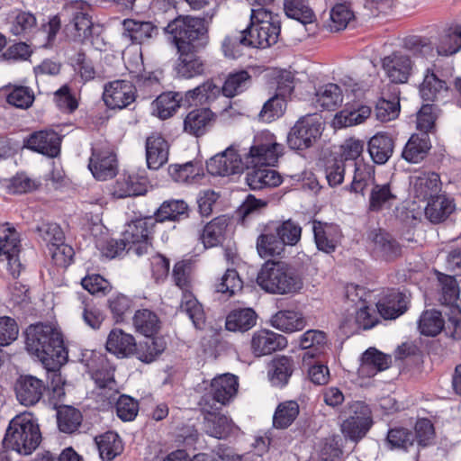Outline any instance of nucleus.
<instances>
[{"label":"nucleus","mask_w":461,"mask_h":461,"mask_svg":"<svg viewBox=\"0 0 461 461\" xmlns=\"http://www.w3.org/2000/svg\"><path fill=\"white\" fill-rule=\"evenodd\" d=\"M461 49V27L449 28L440 37L438 55L448 56Z\"/></svg>","instance_id":"052dcab7"},{"label":"nucleus","mask_w":461,"mask_h":461,"mask_svg":"<svg viewBox=\"0 0 461 461\" xmlns=\"http://www.w3.org/2000/svg\"><path fill=\"white\" fill-rule=\"evenodd\" d=\"M439 297L438 301L442 304H452L459 295V287L453 276L440 275L438 276Z\"/></svg>","instance_id":"338daca9"},{"label":"nucleus","mask_w":461,"mask_h":461,"mask_svg":"<svg viewBox=\"0 0 461 461\" xmlns=\"http://www.w3.org/2000/svg\"><path fill=\"white\" fill-rule=\"evenodd\" d=\"M394 141L386 133H376L368 141V152L372 160L378 165L385 164L392 157Z\"/></svg>","instance_id":"cd10ccee"},{"label":"nucleus","mask_w":461,"mask_h":461,"mask_svg":"<svg viewBox=\"0 0 461 461\" xmlns=\"http://www.w3.org/2000/svg\"><path fill=\"white\" fill-rule=\"evenodd\" d=\"M212 115L211 110L204 108L190 112L184 121L185 131L195 136L203 135L212 120Z\"/></svg>","instance_id":"ea45409f"},{"label":"nucleus","mask_w":461,"mask_h":461,"mask_svg":"<svg viewBox=\"0 0 461 461\" xmlns=\"http://www.w3.org/2000/svg\"><path fill=\"white\" fill-rule=\"evenodd\" d=\"M447 90V83L439 79L433 71L428 69L420 87L421 98L424 101L433 102L442 91Z\"/></svg>","instance_id":"864d4df0"},{"label":"nucleus","mask_w":461,"mask_h":461,"mask_svg":"<svg viewBox=\"0 0 461 461\" xmlns=\"http://www.w3.org/2000/svg\"><path fill=\"white\" fill-rule=\"evenodd\" d=\"M163 30L165 34L170 37L177 51L198 48L205 43L207 29L204 20L201 18L178 15L172 19Z\"/></svg>","instance_id":"20e7f679"},{"label":"nucleus","mask_w":461,"mask_h":461,"mask_svg":"<svg viewBox=\"0 0 461 461\" xmlns=\"http://www.w3.org/2000/svg\"><path fill=\"white\" fill-rule=\"evenodd\" d=\"M251 83V77L245 70L230 74L223 86L221 93L228 98H232L249 88Z\"/></svg>","instance_id":"a18cd8bd"},{"label":"nucleus","mask_w":461,"mask_h":461,"mask_svg":"<svg viewBox=\"0 0 461 461\" xmlns=\"http://www.w3.org/2000/svg\"><path fill=\"white\" fill-rule=\"evenodd\" d=\"M411 192L414 197L429 201L441 191V180L435 172H418L410 176Z\"/></svg>","instance_id":"ddd939ff"},{"label":"nucleus","mask_w":461,"mask_h":461,"mask_svg":"<svg viewBox=\"0 0 461 461\" xmlns=\"http://www.w3.org/2000/svg\"><path fill=\"white\" fill-rule=\"evenodd\" d=\"M167 347L165 339L161 337H147L144 343H140V349L138 351V358L145 363H151L159 356Z\"/></svg>","instance_id":"e2e57ef3"},{"label":"nucleus","mask_w":461,"mask_h":461,"mask_svg":"<svg viewBox=\"0 0 461 461\" xmlns=\"http://www.w3.org/2000/svg\"><path fill=\"white\" fill-rule=\"evenodd\" d=\"M275 231L280 237L284 246L297 244L302 235V228L292 220L285 221L275 226Z\"/></svg>","instance_id":"774afa93"},{"label":"nucleus","mask_w":461,"mask_h":461,"mask_svg":"<svg viewBox=\"0 0 461 461\" xmlns=\"http://www.w3.org/2000/svg\"><path fill=\"white\" fill-rule=\"evenodd\" d=\"M257 250L258 255L263 258L274 257L280 255L284 250V245L279 236L270 227L267 228V231L261 233L257 239Z\"/></svg>","instance_id":"58836bf2"},{"label":"nucleus","mask_w":461,"mask_h":461,"mask_svg":"<svg viewBox=\"0 0 461 461\" xmlns=\"http://www.w3.org/2000/svg\"><path fill=\"white\" fill-rule=\"evenodd\" d=\"M122 36L136 44L148 42L158 34L157 26L150 22L125 19L122 23Z\"/></svg>","instance_id":"5701e85b"},{"label":"nucleus","mask_w":461,"mask_h":461,"mask_svg":"<svg viewBox=\"0 0 461 461\" xmlns=\"http://www.w3.org/2000/svg\"><path fill=\"white\" fill-rule=\"evenodd\" d=\"M204 420L207 434L216 438L229 437L235 428L231 420L219 413L212 417H204Z\"/></svg>","instance_id":"09e8293b"},{"label":"nucleus","mask_w":461,"mask_h":461,"mask_svg":"<svg viewBox=\"0 0 461 461\" xmlns=\"http://www.w3.org/2000/svg\"><path fill=\"white\" fill-rule=\"evenodd\" d=\"M122 235L128 250H132L138 256L148 252L150 246V230L146 220L138 219L130 222Z\"/></svg>","instance_id":"9b49d317"},{"label":"nucleus","mask_w":461,"mask_h":461,"mask_svg":"<svg viewBox=\"0 0 461 461\" xmlns=\"http://www.w3.org/2000/svg\"><path fill=\"white\" fill-rule=\"evenodd\" d=\"M395 199L396 195L392 192L389 184L375 185L370 192L369 210L378 212L384 207H390Z\"/></svg>","instance_id":"3c124183"},{"label":"nucleus","mask_w":461,"mask_h":461,"mask_svg":"<svg viewBox=\"0 0 461 461\" xmlns=\"http://www.w3.org/2000/svg\"><path fill=\"white\" fill-rule=\"evenodd\" d=\"M41 442L37 420L31 412H23L13 418L4 438V446L21 455L32 454Z\"/></svg>","instance_id":"f03ea898"},{"label":"nucleus","mask_w":461,"mask_h":461,"mask_svg":"<svg viewBox=\"0 0 461 461\" xmlns=\"http://www.w3.org/2000/svg\"><path fill=\"white\" fill-rule=\"evenodd\" d=\"M167 141L159 134L153 133L146 140V160L149 169H158L168 159Z\"/></svg>","instance_id":"412c9836"},{"label":"nucleus","mask_w":461,"mask_h":461,"mask_svg":"<svg viewBox=\"0 0 461 461\" xmlns=\"http://www.w3.org/2000/svg\"><path fill=\"white\" fill-rule=\"evenodd\" d=\"M246 31L252 48H269L278 41L280 17L268 8H252L250 24Z\"/></svg>","instance_id":"39448f33"},{"label":"nucleus","mask_w":461,"mask_h":461,"mask_svg":"<svg viewBox=\"0 0 461 461\" xmlns=\"http://www.w3.org/2000/svg\"><path fill=\"white\" fill-rule=\"evenodd\" d=\"M360 372L374 375L379 371L387 369L391 365V357L374 348H368L362 356Z\"/></svg>","instance_id":"e433bc0d"},{"label":"nucleus","mask_w":461,"mask_h":461,"mask_svg":"<svg viewBox=\"0 0 461 461\" xmlns=\"http://www.w3.org/2000/svg\"><path fill=\"white\" fill-rule=\"evenodd\" d=\"M453 200L447 195L439 194L435 198L428 201L425 207V216L432 223H439L445 221L454 211Z\"/></svg>","instance_id":"7c9ffc66"},{"label":"nucleus","mask_w":461,"mask_h":461,"mask_svg":"<svg viewBox=\"0 0 461 461\" xmlns=\"http://www.w3.org/2000/svg\"><path fill=\"white\" fill-rule=\"evenodd\" d=\"M312 230L314 235V241L319 250L327 254L335 251L341 234L337 225L313 221Z\"/></svg>","instance_id":"f3484780"},{"label":"nucleus","mask_w":461,"mask_h":461,"mask_svg":"<svg viewBox=\"0 0 461 461\" xmlns=\"http://www.w3.org/2000/svg\"><path fill=\"white\" fill-rule=\"evenodd\" d=\"M34 99L33 91L30 87L23 86H14L12 91L6 97V101L9 104L23 110L30 108Z\"/></svg>","instance_id":"0e129e2a"},{"label":"nucleus","mask_w":461,"mask_h":461,"mask_svg":"<svg viewBox=\"0 0 461 461\" xmlns=\"http://www.w3.org/2000/svg\"><path fill=\"white\" fill-rule=\"evenodd\" d=\"M294 372V362L288 357H280L272 361L271 370L268 373L273 385L285 386Z\"/></svg>","instance_id":"a19ab883"},{"label":"nucleus","mask_w":461,"mask_h":461,"mask_svg":"<svg viewBox=\"0 0 461 461\" xmlns=\"http://www.w3.org/2000/svg\"><path fill=\"white\" fill-rule=\"evenodd\" d=\"M19 235L9 222L0 223V257H5L12 266L18 261Z\"/></svg>","instance_id":"a878e982"},{"label":"nucleus","mask_w":461,"mask_h":461,"mask_svg":"<svg viewBox=\"0 0 461 461\" xmlns=\"http://www.w3.org/2000/svg\"><path fill=\"white\" fill-rule=\"evenodd\" d=\"M147 191L146 185L140 182L135 176H123L116 181L113 194L118 198L144 194Z\"/></svg>","instance_id":"de8ad7c7"},{"label":"nucleus","mask_w":461,"mask_h":461,"mask_svg":"<svg viewBox=\"0 0 461 461\" xmlns=\"http://www.w3.org/2000/svg\"><path fill=\"white\" fill-rule=\"evenodd\" d=\"M445 322L441 312L437 310H428L422 312L419 320V330L425 336L434 337L444 330Z\"/></svg>","instance_id":"8fccbe9b"},{"label":"nucleus","mask_w":461,"mask_h":461,"mask_svg":"<svg viewBox=\"0 0 461 461\" xmlns=\"http://www.w3.org/2000/svg\"><path fill=\"white\" fill-rule=\"evenodd\" d=\"M250 345L254 356L262 357L285 348L287 346V339L272 330H260L253 334Z\"/></svg>","instance_id":"4468645a"},{"label":"nucleus","mask_w":461,"mask_h":461,"mask_svg":"<svg viewBox=\"0 0 461 461\" xmlns=\"http://www.w3.org/2000/svg\"><path fill=\"white\" fill-rule=\"evenodd\" d=\"M347 103L346 107L338 113L333 119V125L338 128H346L363 123L370 117V106L359 104L354 100Z\"/></svg>","instance_id":"aec40b11"},{"label":"nucleus","mask_w":461,"mask_h":461,"mask_svg":"<svg viewBox=\"0 0 461 461\" xmlns=\"http://www.w3.org/2000/svg\"><path fill=\"white\" fill-rule=\"evenodd\" d=\"M185 96L182 93H163L152 103V113L162 120L172 116L177 108L184 105Z\"/></svg>","instance_id":"c756f323"},{"label":"nucleus","mask_w":461,"mask_h":461,"mask_svg":"<svg viewBox=\"0 0 461 461\" xmlns=\"http://www.w3.org/2000/svg\"><path fill=\"white\" fill-rule=\"evenodd\" d=\"M187 208L186 203L183 200L166 201L159 207L157 216L160 221H177L182 216L187 215Z\"/></svg>","instance_id":"69168bd1"},{"label":"nucleus","mask_w":461,"mask_h":461,"mask_svg":"<svg viewBox=\"0 0 461 461\" xmlns=\"http://www.w3.org/2000/svg\"><path fill=\"white\" fill-rule=\"evenodd\" d=\"M88 168L95 178L105 181L117 174V160L115 155L108 149H92Z\"/></svg>","instance_id":"f8f14e48"},{"label":"nucleus","mask_w":461,"mask_h":461,"mask_svg":"<svg viewBox=\"0 0 461 461\" xmlns=\"http://www.w3.org/2000/svg\"><path fill=\"white\" fill-rule=\"evenodd\" d=\"M44 390L43 382L32 375L21 376L15 385L17 400L25 406L37 403L42 397Z\"/></svg>","instance_id":"a211bd4d"},{"label":"nucleus","mask_w":461,"mask_h":461,"mask_svg":"<svg viewBox=\"0 0 461 461\" xmlns=\"http://www.w3.org/2000/svg\"><path fill=\"white\" fill-rule=\"evenodd\" d=\"M322 131L321 118L318 114H307L301 117L291 128L287 135L290 149L303 150L312 146L321 137Z\"/></svg>","instance_id":"423d86ee"},{"label":"nucleus","mask_w":461,"mask_h":461,"mask_svg":"<svg viewBox=\"0 0 461 461\" xmlns=\"http://www.w3.org/2000/svg\"><path fill=\"white\" fill-rule=\"evenodd\" d=\"M257 317L252 308L234 309L228 314L225 327L230 331L245 332L256 325Z\"/></svg>","instance_id":"2f4dec72"},{"label":"nucleus","mask_w":461,"mask_h":461,"mask_svg":"<svg viewBox=\"0 0 461 461\" xmlns=\"http://www.w3.org/2000/svg\"><path fill=\"white\" fill-rule=\"evenodd\" d=\"M348 166L354 171L350 190L364 194L366 188L374 182L373 167L363 162H356L355 164H348Z\"/></svg>","instance_id":"c03bdc74"},{"label":"nucleus","mask_w":461,"mask_h":461,"mask_svg":"<svg viewBox=\"0 0 461 461\" xmlns=\"http://www.w3.org/2000/svg\"><path fill=\"white\" fill-rule=\"evenodd\" d=\"M169 174L174 181L184 184L198 182L203 176L201 165L194 162L171 166Z\"/></svg>","instance_id":"37998d69"},{"label":"nucleus","mask_w":461,"mask_h":461,"mask_svg":"<svg viewBox=\"0 0 461 461\" xmlns=\"http://www.w3.org/2000/svg\"><path fill=\"white\" fill-rule=\"evenodd\" d=\"M103 98L109 108L122 109L135 100V86L127 80L113 81L105 86Z\"/></svg>","instance_id":"9d476101"},{"label":"nucleus","mask_w":461,"mask_h":461,"mask_svg":"<svg viewBox=\"0 0 461 461\" xmlns=\"http://www.w3.org/2000/svg\"><path fill=\"white\" fill-rule=\"evenodd\" d=\"M133 324L136 330L145 337H151L159 330L158 316L148 309L139 310L135 312Z\"/></svg>","instance_id":"603ef678"},{"label":"nucleus","mask_w":461,"mask_h":461,"mask_svg":"<svg viewBox=\"0 0 461 461\" xmlns=\"http://www.w3.org/2000/svg\"><path fill=\"white\" fill-rule=\"evenodd\" d=\"M382 66L388 78L395 84L405 83L412 69L410 57L402 52H393L384 57Z\"/></svg>","instance_id":"dca6fc26"},{"label":"nucleus","mask_w":461,"mask_h":461,"mask_svg":"<svg viewBox=\"0 0 461 461\" xmlns=\"http://www.w3.org/2000/svg\"><path fill=\"white\" fill-rule=\"evenodd\" d=\"M99 456L104 461H112L123 450L122 442L119 435L113 431H108L95 438Z\"/></svg>","instance_id":"c9c22d12"},{"label":"nucleus","mask_w":461,"mask_h":461,"mask_svg":"<svg viewBox=\"0 0 461 461\" xmlns=\"http://www.w3.org/2000/svg\"><path fill=\"white\" fill-rule=\"evenodd\" d=\"M246 181L251 189L261 190L278 186L282 183V176L272 168L254 167L247 173Z\"/></svg>","instance_id":"bb28decb"},{"label":"nucleus","mask_w":461,"mask_h":461,"mask_svg":"<svg viewBox=\"0 0 461 461\" xmlns=\"http://www.w3.org/2000/svg\"><path fill=\"white\" fill-rule=\"evenodd\" d=\"M283 153V146L276 142V138L269 132H262L256 136L245 160L248 167L250 166H274Z\"/></svg>","instance_id":"0eeeda50"},{"label":"nucleus","mask_w":461,"mask_h":461,"mask_svg":"<svg viewBox=\"0 0 461 461\" xmlns=\"http://www.w3.org/2000/svg\"><path fill=\"white\" fill-rule=\"evenodd\" d=\"M60 138L53 131H41L32 134L26 147L45 156L55 158L60 151Z\"/></svg>","instance_id":"6ab92c4d"},{"label":"nucleus","mask_w":461,"mask_h":461,"mask_svg":"<svg viewBox=\"0 0 461 461\" xmlns=\"http://www.w3.org/2000/svg\"><path fill=\"white\" fill-rule=\"evenodd\" d=\"M36 232L42 241L49 247L50 251L55 246L62 245L65 241V235L58 223L55 222H41L36 227Z\"/></svg>","instance_id":"13d9d810"},{"label":"nucleus","mask_w":461,"mask_h":461,"mask_svg":"<svg viewBox=\"0 0 461 461\" xmlns=\"http://www.w3.org/2000/svg\"><path fill=\"white\" fill-rule=\"evenodd\" d=\"M68 9L72 14L71 24L77 32L75 37L81 41L88 39L94 27L90 5L83 0H76L68 5Z\"/></svg>","instance_id":"2eb2a0df"},{"label":"nucleus","mask_w":461,"mask_h":461,"mask_svg":"<svg viewBox=\"0 0 461 461\" xmlns=\"http://www.w3.org/2000/svg\"><path fill=\"white\" fill-rule=\"evenodd\" d=\"M299 414V405L294 401L280 403L274 414L273 424L277 429L289 427Z\"/></svg>","instance_id":"4d7b16f0"},{"label":"nucleus","mask_w":461,"mask_h":461,"mask_svg":"<svg viewBox=\"0 0 461 461\" xmlns=\"http://www.w3.org/2000/svg\"><path fill=\"white\" fill-rule=\"evenodd\" d=\"M257 282L263 290L273 294H295L303 288V280L295 269L282 261H267Z\"/></svg>","instance_id":"7ed1b4c3"},{"label":"nucleus","mask_w":461,"mask_h":461,"mask_svg":"<svg viewBox=\"0 0 461 461\" xmlns=\"http://www.w3.org/2000/svg\"><path fill=\"white\" fill-rule=\"evenodd\" d=\"M238 380L234 375L224 374L215 377L211 384V393L220 403H227L238 391Z\"/></svg>","instance_id":"473e14b6"},{"label":"nucleus","mask_w":461,"mask_h":461,"mask_svg":"<svg viewBox=\"0 0 461 461\" xmlns=\"http://www.w3.org/2000/svg\"><path fill=\"white\" fill-rule=\"evenodd\" d=\"M229 223L230 220L225 215L218 216L208 222L201 235L203 246L208 249L221 245L225 240Z\"/></svg>","instance_id":"c85d7f7f"},{"label":"nucleus","mask_w":461,"mask_h":461,"mask_svg":"<svg viewBox=\"0 0 461 461\" xmlns=\"http://www.w3.org/2000/svg\"><path fill=\"white\" fill-rule=\"evenodd\" d=\"M430 148L428 134H413L406 143L402 156L408 162L418 163L427 156Z\"/></svg>","instance_id":"72a5a7b5"},{"label":"nucleus","mask_w":461,"mask_h":461,"mask_svg":"<svg viewBox=\"0 0 461 461\" xmlns=\"http://www.w3.org/2000/svg\"><path fill=\"white\" fill-rule=\"evenodd\" d=\"M342 102L343 92L336 84L321 86L315 94V106L322 110L334 111L340 106Z\"/></svg>","instance_id":"f704fd0d"},{"label":"nucleus","mask_w":461,"mask_h":461,"mask_svg":"<svg viewBox=\"0 0 461 461\" xmlns=\"http://www.w3.org/2000/svg\"><path fill=\"white\" fill-rule=\"evenodd\" d=\"M326 344V334L317 330H309L300 339V347L308 349L304 353L303 360L313 358L321 352V348Z\"/></svg>","instance_id":"5fc2aeb1"},{"label":"nucleus","mask_w":461,"mask_h":461,"mask_svg":"<svg viewBox=\"0 0 461 461\" xmlns=\"http://www.w3.org/2000/svg\"><path fill=\"white\" fill-rule=\"evenodd\" d=\"M284 10L288 17L303 24L312 23L314 18L312 10L304 0H285Z\"/></svg>","instance_id":"680f3d73"},{"label":"nucleus","mask_w":461,"mask_h":461,"mask_svg":"<svg viewBox=\"0 0 461 461\" xmlns=\"http://www.w3.org/2000/svg\"><path fill=\"white\" fill-rule=\"evenodd\" d=\"M303 314L295 311H279L271 318V324L285 332L302 330L305 327Z\"/></svg>","instance_id":"4c0bfd02"},{"label":"nucleus","mask_w":461,"mask_h":461,"mask_svg":"<svg viewBox=\"0 0 461 461\" xmlns=\"http://www.w3.org/2000/svg\"><path fill=\"white\" fill-rule=\"evenodd\" d=\"M106 349L118 357H127L137 352V343L131 334L114 329L108 335Z\"/></svg>","instance_id":"b1692460"},{"label":"nucleus","mask_w":461,"mask_h":461,"mask_svg":"<svg viewBox=\"0 0 461 461\" xmlns=\"http://www.w3.org/2000/svg\"><path fill=\"white\" fill-rule=\"evenodd\" d=\"M403 303V295L393 291L383 301H379L376 307L383 318L395 319L405 312L406 306Z\"/></svg>","instance_id":"79ce46f5"},{"label":"nucleus","mask_w":461,"mask_h":461,"mask_svg":"<svg viewBox=\"0 0 461 461\" xmlns=\"http://www.w3.org/2000/svg\"><path fill=\"white\" fill-rule=\"evenodd\" d=\"M195 49L190 48L184 51H177L179 57L176 60L175 70L178 77L192 78L203 73L204 64L202 59L195 53Z\"/></svg>","instance_id":"393cba45"},{"label":"nucleus","mask_w":461,"mask_h":461,"mask_svg":"<svg viewBox=\"0 0 461 461\" xmlns=\"http://www.w3.org/2000/svg\"><path fill=\"white\" fill-rule=\"evenodd\" d=\"M371 411L363 402L349 405V417L341 424L343 435L352 441L363 438L372 426Z\"/></svg>","instance_id":"6e6552de"},{"label":"nucleus","mask_w":461,"mask_h":461,"mask_svg":"<svg viewBox=\"0 0 461 461\" xmlns=\"http://www.w3.org/2000/svg\"><path fill=\"white\" fill-rule=\"evenodd\" d=\"M26 348L44 365L50 361L60 363L66 358L63 336L52 324L37 323L25 331Z\"/></svg>","instance_id":"f257e3e1"},{"label":"nucleus","mask_w":461,"mask_h":461,"mask_svg":"<svg viewBox=\"0 0 461 461\" xmlns=\"http://www.w3.org/2000/svg\"><path fill=\"white\" fill-rule=\"evenodd\" d=\"M245 167H248V164L245 159H242L234 145L214 155L206 162L208 173L217 176L238 175L242 173Z\"/></svg>","instance_id":"1a4fd4ad"},{"label":"nucleus","mask_w":461,"mask_h":461,"mask_svg":"<svg viewBox=\"0 0 461 461\" xmlns=\"http://www.w3.org/2000/svg\"><path fill=\"white\" fill-rule=\"evenodd\" d=\"M244 47H251L246 29L228 35L222 42L224 55L231 59L240 57Z\"/></svg>","instance_id":"6e6d98bb"},{"label":"nucleus","mask_w":461,"mask_h":461,"mask_svg":"<svg viewBox=\"0 0 461 461\" xmlns=\"http://www.w3.org/2000/svg\"><path fill=\"white\" fill-rule=\"evenodd\" d=\"M180 311L185 312L197 329H202L204 323V314L202 305L189 291L183 290Z\"/></svg>","instance_id":"49530a36"},{"label":"nucleus","mask_w":461,"mask_h":461,"mask_svg":"<svg viewBox=\"0 0 461 461\" xmlns=\"http://www.w3.org/2000/svg\"><path fill=\"white\" fill-rule=\"evenodd\" d=\"M368 240L373 244V250L385 260H392L401 253L398 242L386 231L375 229L369 231Z\"/></svg>","instance_id":"4be33fe9"},{"label":"nucleus","mask_w":461,"mask_h":461,"mask_svg":"<svg viewBox=\"0 0 461 461\" xmlns=\"http://www.w3.org/2000/svg\"><path fill=\"white\" fill-rule=\"evenodd\" d=\"M57 420L59 429L65 433H72L82 421L80 411L71 406H62L58 410Z\"/></svg>","instance_id":"bf43d9fd"}]
</instances>
